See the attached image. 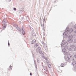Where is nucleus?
Instances as JSON below:
<instances>
[{"instance_id": "1", "label": "nucleus", "mask_w": 76, "mask_h": 76, "mask_svg": "<svg viewBox=\"0 0 76 76\" xmlns=\"http://www.w3.org/2000/svg\"><path fill=\"white\" fill-rule=\"evenodd\" d=\"M75 45H70L69 46V50L70 51H72L73 50V49L74 50V51H76V47H75Z\"/></svg>"}, {"instance_id": "2", "label": "nucleus", "mask_w": 76, "mask_h": 76, "mask_svg": "<svg viewBox=\"0 0 76 76\" xmlns=\"http://www.w3.org/2000/svg\"><path fill=\"white\" fill-rule=\"evenodd\" d=\"M16 29L18 31H20L21 34H22L23 35H24V34H25V31H24V28H23V27H22L21 28V29H20V28H19V27H16Z\"/></svg>"}, {"instance_id": "3", "label": "nucleus", "mask_w": 76, "mask_h": 76, "mask_svg": "<svg viewBox=\"0 0 76 76\" xmlns=\"http://www.w3.org/2000/svg\"><path fill=\"white\" fill-rule=\"evenodd\" d=\"M6 23H7V22L6 20H4V19L3 20V22L2 23V25H4L3 27H2V28L1 29V31H3L5 28H6V26L7 25L6 24Z\"/></svg>"}, {"instance_id": "4", "label": "nucleus", "mask_w": 76, "mask_h": 76, "mask_svg": "<svg viewBox=\"0 0 76 76\" xmlns=\"http://www.w3.org/2000/svg\"><path fill=\"white\" fill-rule=\"evenodd\" d=\"M71 58H72V55H68L67 56V58H65V60L70 63L71 62Z\"/></svg>"}, {"instance_id": "5", "label": "nucleus", "mask_w": 76, "mask_h": 76, "mask_svg": "<svg viewBox=\"0 0 76 76\" xmlns=\"http://www.w3.org/2000/svg\"><path fill=\"white\" fill-rule=\"evenodd\" d=\"M68 30H69V28L67 27L65 30V31L63 34V38H67V31H68Z\"/></svg>"}, {"instance_id": "6", "label": "nucleus", "mask_w": 76, "mask_h": 76, "mask_svg": "<svg viewBox=\"0 0 76 76\" xmlns=\"http://www.w3.org/2000/svg\"><path fill=\"white\" fill-rule=\"evenodd\" d=\"M68 44V43H67V42H65L64 43V44H61V47H64V48H65V49H67V48H69V47H68V46H67Z\"/></svg>"}, {"instance_id": "7", "label": "nucleus", "mask_w": 76, "mask_h": 76, "mask_svg": "<svg viewBox=\"0 0 76 76\" xmlns=\"http://www.w3.org/2000/svg\"><path fill=\"white\" fill-rule=\"evenodd\" d=\"M73 38V36L71 35H69V39L68 40V42L69 43H71L73 41V39H72V38Z\"/></svg>"}, {"instance_id": "8", "label": "nucleus", "mask_w": 76, "mask_h": 76, "mask_svg": "<svg viewBox=\"0 0 76 76\" xmlns=\"http://www.w3.org/2000/svg\"><path fill=\"white\" fill-rule=\"evenodd\" d=\"M71 60L72 61V65H73L74 66H76L75 64H76V61H75V60H74V59L73 58H72V59H71Z\"/></svg>"}, {"instance_id": "9", "label": "nucleus", "mask_w": 76, "mask_h": 76, "mask_svg": "<svg viewBox=\"0 0 76 76\" xmlns=\"http://www.w3.org/2000/svg\"><path fill=\"white\" fill-rule=\"evenodd\" d=\"M41 50V48L39 47L36 50V51L38 53Z\"/></svg>"}, {"instance_id": "10", "label": "nucleus", "mask_w": 76, "mask_h": 76, "mask_svg": "<svg viewBox=\"0 0 76 76\" xmlns=\"http://www.w3.org/2000/svg\"><path fill=\"white\" fill-rule=\"evenodd\" d=\"M36 42V40L35 39H34L33 40L31 41V44H34V43H35Z\"/></svg>"}, {"instance_id": "11", "label": "nucleus", "mask_w": 76, "mask_h": 76, "mask_svg": "<svg viewBox=\"0 0 76 76\" xmlns=\"http://www.w3.org/2000/svg\"><path fill=\"white\" fill-rule=\"evenodd\" d=\"M68 31L69 32L71 33V32L73 31V29H72V28H69L68 30Z\"/></svg>"}, {"instance_id": "12", "label": "nucleus", "mask_w": 76, "mask_h": 76, "mask_svg": "<svg viewBox=\"0 0 76 76\" xmlns=\"http://www.w3.org/2000/svg\"><path fill=\"white\" fill-rule=\"evenodd\" d=\"M20 20L22 21H24L25 20V17H22L21 18Z\"/></svg>"}, {"instance_id": "13", "label": "nucleus", "mask_w": 76, "mask_h": 76, "mask_svg": "<svg viewBox=\"0 0 76 76\" xmlns=\"http://www.w3.org/2000/svg\"><path fill=\"white\" fill-rule=\"evenodd\" d=\"M39 46V45L37 43H36L34 45V47L35 48L37 47H38Z\"/></svg>"}, {"instance_id": "14", "label": "nucleus", "mask_w": 76, "mask_h": 76, "mask_svg": "<svg viewBox=\"0 0 76 76\" xmlns=\"http://www.w3.org/2000/svg\"><path fill=\"white\" fill-rule=\"evenodd\" d=\"M66 49H66L64 48V49H63L62 50V51L63 53H66Z\"/></svg>"}, {"instance_id": "15", "label": "nucleus", "mask_w": 76, "mask_h": 76, "mask_svg": "<svg viewBox=\"0 0 76 76\" xmlns=\"http://www.w3.org/2000/svg\"><path fill=\"white\" fill-rule=\"evenodd\" d=\"M29 27L31 29V31L32 32H33V31H34V29H33L29 25Z\"/></svg>"}, {"instance_id": "16", "label": "nucleus", "mask_w": 76, "mask_h": 76, "mask_svg": "<svg viewBox=\"0 0 76 76\" xmlns=\"http://www.w3.org/2000/svg\"><path fill=\"white\" fill-rule=\"evenodd\" d=\"M65 65L66 64L64 63H62L61 64V67H64V66H65Z\"/></svg>"}, {"instance_id": "17", "label": "nucleus", "mask_w": 76, "mask_h": 76, "mask_svg": "<svg viewBox=\"0 0 76 76\" xmlns=\"http://www.w3.org/2000/svg\"><path fill=\"white\" fill-rule=\"evenodd\" d=\"M48 67H49V68H50V67H51V65L50 64H48Z\"/></svg>"}, {"instance_id": "18", "label": "nucleus", "mask_w": 76, "mask_h": 76, "mask_svg": "<svg viewBox=\"0 0 76 76\" xmlns=\"http://www.w3.org/2000/svg\"><path fill=\"white\" fill-rule=\"evenodd\" d=\"M42 45H43V47L45 46V43H44V42L42 41Z\"/></svg>"}, {"instance_id": "19", "label": "nucleus", "mask_w": 76, "mask_h": 76, "mask_svg": "<svg viewBox=\"0 0 76 76\" xmlns=\"http://www.w3.org/2000/svg\"><path fill=\"white\" fill-rule=\"evenodd\" d=\"M74 70H75V71H76V66H74Z\"/></svg>"}, {"instance_id": "20", "label": "nucleus", "mask_w": 76, "mask_h": 76, "mask_svg": "<svg viewBox=\"0 0 76 76\" xmlns=\"http://www.w3.org/2000/svg\"><path fill=\"white\" fill-rule=\"evenodd\" d=\"M10 70H12V66H10Z\"/></svg>"}, {"instance_id": "21", "label": "nucleus", "mask_w": 76, "mask_h": 76, "mask_svg": "<svg viewBox=\"0 0 76 76\" xmlns=\"http://www.w3.org/2000/svg\"><path fill=\"white\" fill-rule=\"evenodd\" d=\"M37 61L38 63H39V58L37 59Z\"/></svg>"}, {"instance_id": "22", "label": "nucleus", "mask_w": 76, "mask_h": 76, "mask_svg": "<svg viewBox=\"0 0 76 76\" xmlns=\"http://www.w3.org/2000/svg\"><path fill=\"white\" fill-rule=\"evenodd\" d=\"M74 43H76V39H75L74 40Z\"/></svg>"}, {"instance_id": "23", "label": "nucleus", "mask_w": 76, "mask_h": 76, "mask_svg": "<svg viewBox=\"0 0 76 76\" xmlns=\"http://www.w3.org/2000/svg\"><path fill=\"white\" fill-rule=\"evenodd\" d=\"M46 63L48 64V63H50V61L48 60H47L46 61Z\"/></svg>"}, {"instance_id": "24", "label": "nucleus", "mask_w": 76, "mask_h": 76, "mask_svg": "<svg viewBox=\"0 0 76 76\" xmlns=\"http://www.w3.org/2000/svg\"><path fill=\"white\" fill-rule=\"evenodd\" d=\"M39 53L40 54H42V51L40 50L39 52Z\"/></svg>"}, {"instance_id": "25", "label": "nucleus", "mask_w": 76, "mask_h": 76, "mask_svg": "<svg viewBox=\"0 0 76 76\" xmlns=\"http://www.w3.org/2000/svg\"><path fill=\"white\" fill-rule=\"evenodd\" d=\"M9 41H8V47H9V46H10V43H9Z\"/></svg>"}, {"instance_id": "26", "label": "nucleus", "mask_w": 76, "mask_h": 76, "mask_svg": "<svg viewBox=\"0 0 76 76\" xmlns=\"http://www.w3.org/2000/svg\"><path fill=\"white\" fill-rule=\"evenodd\" d=\"M13 10H15H15H16V8H14L13 9Z\"/></svg>"}, {"instance_id": "27", "label": "nucleus", "mask_w": 76, "mask_h": 76, "mask_svg": "<svg viewBox=\"0 0 76 76\" xmlns=\"http://www.w3.org/2000/svg\"><path fill=\"white\" fill-rule=\"evenodd\" d=\"M74 57H75V58H76V54H75L74 55Z\"/></svg>"}, {"instance_id": "28", "label": "nucleus", "mask_w": 76, "mask_h": 76, "mask_svg": "<svg viewBox=\"0 0 76 76\" xmlns=\"http://www.w3.org/2000/svg\"><path fill=\"white\" fill-rule=\"evenodd\" d=\"M45 50H47V47H45Z\"/></svg>"}, {"instance_id": "29", "label": "nucleus", "mask_w": 76, "mask_h": 76, "mask_svg": "<svg viewBox=\"0 0 76 76\" xmlns=\"http://www.w3.org/2000/svg\"><path fill=\"white\" fill-rule=\"evenodd\" d=\"M34 64H35V67H36V68L37 69V65L35 64V63H34Z\"/></svg>"}, {"instance_id": "30", "label": "nucleus", "mask_w": 76, "mask_h": 76, "mask_svg": "<svg viewBox=\"0 0 76 76\" xmlns=\"http://www.w3.org/2000/svg\"><path fill=\"white\" fill-rule=\"evenodd\" d=\"M32 35H33V36H34H34H35V34H32Z\"/></svg>"}, {"instance_id": "31", "label": "nucleus", "mask_w": 76, "mask_h": 76, "mask_svg": "<svg viewBox=\"0 0 76 76\" xmlns=\"http://www.w3.org/2000/svg\"><path fill=\"white\" fill-rule=\"evenodd\" d=\"M30 75H31V76H32V74L31 73H30Z\"/></svg>"}, {"instance_id": "32", "label": "nucleus", "mask_w": 76, "mask_h": 76, "mask_svg": "<svg viewBox=\"0 0 76 76\" xmlns=\"http://www.w3.org/2000/svg\"><path fill=\"white\" fill-rule=\"evenodd\" d=\"M22 12V11H20L19 13H21Z\"/></svg>"}, {"instance_id": "33", "label": "nucleus", "mask_w": 76, "mask_h": 76, "mask_svg": "<svg viewBox=\"0 0 76 76\" xmlns=\"http://www.w3.org/2000/svg\"><path fill=\"white\" fill-rule=\"evenodd\" d=\"M43 21L44 22L45 21V18L43 19Z\"/></svg>"}, {"instance_id": "34", "label": "nucleus", "mask_w": 76, "mask_h": 76, "mask_svg": "<svg viewBox=\"0 0 76 76\" xmlns=\"http://www.w3.org/2000/svg\"><path fill=\"white\" fill-rule=\"evenodd\" d=\"M74 32L75 34H76V30H75L74 31Z\"/></svg>"}, {"instance_id": "35", "label": "nucleus", "mask_w": 76, "mask_h": 76, "mask_svg": "<svg viewBox=\"0 0 76 76\" xmlns=\"http://www.w3.org/2000/svg\"><path fill=\"white\" fill-rule=\"evenodd\" d=\"M8 1H9V2H10V1H11V0H8Z\"/></svg>"}, {"instance_id": "36", "label": "nucleus", "mask_w": 76, "mask_h": 76, "mask_svg": "<svg viewBox=\"0 0 76 76\" xmlns=\"http://www.w3.org/2000/svg\"><path fill=\"white\" fill-rule=\"evenodd\" d=\"M19 23H21V22L20 21Z\"/></svg>"}, {"instance_id": "37", "label": "nucleus", "mask_w": 76, "mask_h": 76, "mask_svg": "<svg viewBox=\"0 0 76 76\" xmlns=\"http://www.w3.org/2000/svg\"><path fill=\"white\" fill-rule=\"evenodd\" d=\"M75 27H74V28H76V26L75 25Z\"/></svg>"}, {"instance_id": "38", "label": "nucleus", "mask_w": 76, "mask_h": 76, "mask_svg": "<svg viewBox=\"0 0 76 76\" xmlns=\"http://www.w3.org/2000/svg\"><path fill=\"white\" fill-rule=\"evenodd\" d=\"M45 60H47V58H45Z\"/></svg>"}, {"instance_id": "39", "label": "nucleus", "mask_w": 76, "mask_h": 76, "mask_svg": "<svg viewBox=\"0 0 76 76\" xmlns=\"http://www.w3.org/2000/svg\"><path fill=\"white\" fill-rule=\"evenodd\" d=\"M44 70H45V71H46V70H45V69H44Z\"/></svg>"}, {"instance_id": "40", "label": "nucleus", "mask_w": 76, "mask_h": 76, "mask_svg": "<svg viewBox=\"0 0 76 76\" xmlns=\"http://www.w3.org/2000/svg\"><path fill=\"white\" fill-rule=\"evenodd\" d=\"M34 60V62H35V60Z\"/></svg>"}, {"instance_id": "41", "label": "nucleus", "mask_w": 76, "mask_h": 76, "mask_svg": "<svg viewBox=\"0 0 76 76\" xmlns=\"http://www.w3.org/2000/svg\"><path fill=\"white\" fill-rule=\"evenodd\" d=\"M42 55H43V53H42Z\"/></svg>"}, {"instance_id": "42", "label": "nucleus", "mask_w": 76, "mask_h": 76, "mask_svg": "<svg viewBox=\"0 0 76 76\" xmlns=\"http://www.w3.org/2000/svg\"><path fill=\"white\" fill-rule=\"evenodd\" d=\"M43 68H44V66H43Z\"/></svg>"}, {"instance_id": "43", "label": "nucleus", "mask_w": 76, "mask_h": 76, "mask_svg": "<svg viewBox=\"0 0 76 76\" xmlns=\"http://www.w3.org/2000/svg\"><path fill=\"white\" fill-rule=\"evenodd\" d=\"M43 25H44V24H43Z\"/></svg>"}, {"instance_id": "44", "label": "nucleus", "mask_w": 76, "mask_h": 76, "mask_svg": "<svg viewBox=\"0 0 76 76\" xmlns=\"http://www.w3.org/2000/svg\"><path fill=\"white\" fill-rule=\"evenodd\" d=\"M43 58L44 57V56H43Z\"/></svg>"}]
</instances>
